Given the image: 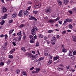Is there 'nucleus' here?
Wrapping results in <instances>:
<instances>
[{"label": "nucleus", "instance_id": "nucleus-1", "mask_svg": "<svg viewBox=\"0 0 76 76\" xmlns=\"http://www.w3.org/2000/svg\"><path fill=\"white\" fill-rule=\"evenodd\" d=\"M22 31H20L19 32H18L17 33V35L19 36V37H14L13 39V41L14 40H15L16 41H20L21 40V38H22Z\"/></svg>", "mask_w": 76, "mask_h": 76}, {"label": "nucleus", "instance_id": "nucleus-2", "mask_svg": "<svg viewBox=\"0 0 76 76\" xmlns=\"http://www.w3.org/2000/svg\"><path fill=\"white\" fill-rule=\"evenodd\" d=\"M24 13V11L21 10L20 11H19L18 16H19L20 17H22V16H23Z\"/></svg>", "mask_w": 76, "mask_h": 76}, {"label": "nucleus", "instance_id": "nucleus-3", "mask_svg": "<svg viewBox=\"0 0 76 76\" xmlns=\"http://www.w3.org/2000/svg\"><path fill=\"white\" fill-rule=\"evenodd\" d=\"M1 12L2 13H3L6 12L7 11V9L4 7H2V10H1Z\"/></svg>", "mask_w": 76, "mask_h": 76}, {"label": "nucleus", "instance_id": "nucleus-4", "mask_svg": "<svg viewBox=\"0 0 76 76\" xmlns=\"http://www.w3.org/2000/svg\"><path fill=\"white\" fill-rule=\"evenodd\" d=\"M38 57V54H36L35 56L34 55H33L31 56V59L32 60L37 59V58Z\"/></svg>", "mask_w": 76, "mask_h": 76}, {"label": "nucleus", "instance_id": "nucleus-5", "mask_svg": "<svg viewBox=\"0 0 76 76\" xmlns=\"http://www.w3.org/2000/svg\"><path fill=\"white\" fill-rule=\"evenodd\" d=\"M45 12L47 13H50L51 12V9H46L45 10Z\"/></svg>", "mask_w": 76, "mask_h": 76}, {"label": "nucleus", "instance_id": "nucleus-6", "mask_svg": "<svg viewBox=\"0 0 76 76\" xmlns=\"http://www.w3.org/2000/svg\"><path fill=\"white\" fill-rule=\"evenodd\" d=\"M41 7V4H35L34 7V9H37L38 8H39Z\"/></svg>", "mask_w": 76, "mask_h": 76}, {"label": "nucleus", "instance_id": "nucleus-7", "mask_svg": "<svg viewBox=\"0 0 76 76\" xmlns=\"http://www.w3.org/2000/svg\"><path fill=\"white\" fill-rule=\"evenodd\" d=\"M4 44L5 45L2 46V48L4 49V50H6V46L7 45V43L5 42Z\"/></svg>", "mask_w": 76, "mask_h": 76}, {"label": "nucleus", "instance_id": "nucleus-8", "mask_svg": "<svg viewBox=\"0 0 76 76\" xmlns=\"http://www.w3.org/2000/svg\"><path fill=\"white\" fill-rule=\"evenodd\" d=\"M73 53V50H70L69 51V55L68 56H70L71 57V56H72V55L73 54V53Z\"/></svg>", "mask_w": 76, "mask_h": 76}, {"label": "nucleus", "instance_id": "nucleus-9", "mask_svg": "<svg viewBox=\"0 0 76 76\" xmlns=\"http://www.w3.org/2000/svg\"><path fill=\"white\" fill-rule=\"evenodd\" d=\"M65 20H66L67 22H72V20L70 19L67 18L66 19H65Z\"/></svg>", "mask_w": 76, "mask_h": 76}, {"label": "nucleus", "instance_id": "nucleus-10", "mask_svg": "<svg viewBox=\"0 0 76 76\" xmlns=\"http://www.w3.org/2000/svg\"><path fill=\"white\" fill-rule=\"evenodd\" d=\"M57 1L58 3L59 6H61V5H62V2L60 0H57Z\"/></svg>", "mask_w": 76, "mask_h": 76}, {"label": "nucleus", "instance_id": "nucleus-11", "mask_svg": "<svg viewBox=\"0 0 76 76\" xmlns=\"http://www.w3.org/2000/svg\"><path fill=\"white\" fill-rule=\"evenodd\" d=\"M35 32V31L34 29L33 28L31 30V34L33 35H35V34H36Z\"/></svg>", "mask_w": 76, "mask_h": 76}, {"label": "nucleus", "instance_id": "nucleus-12", "mask_svg": "<svg viewBox=\"0 0 76 76\" xmlns=\"http://www.w3.org/2000/svg\"><path fill=\"white\" fill-rule=\"evenodd\" d=\"M7 18V14H5L4 16L2 17V19H6Z\"/></svg>", "mask_w": 76, "mask_h": 76}, {"label": "nucleus", "instance_id": "nucleus-13", "mask_svg": "<svg viewBox=\"0 0 76 76\" xmlns=\"http://www.w3.org/2000/svg\"><path fill=\"white\" fill-rule=\"evenodd\" d=\"M69 0H64V4H65L66 5L69 3Z\"/></svg>", "mask_w": 76, "mask_h": 76}, {"label": "nucleus", "instance_id": "nucleus-14", "mask_svg": "<svg viewBox=\"0 0 76 76\" xmlns=\"http://www.w3.org/2000/svg\"><path fill=\"white\" fill-rule=\"evenodd\" d=\"M17 16V13L13 14L12 16V18H15Z\"/></svg>", "mask_w": 76, "mask_h": 76}, {"label": "nucleus", "instance_id": "nucleus-15", "mask_svg": "<svg viewBox=\"0 0 76 76\" xmlns=\"http://www.w3.org/2000/svg\"><path fill=\"white\" fill-rule=\"evenodd\" d=\"M22 73V76H27V73H26V72L25 71H23Z\"/></svg>", "mask_w": 76, "mask_h": 76}, {"label": "nucleus", "instance_id": "nucleus-16", "mask_svg": "<svg viewBox=\"0 0 76 76\" xmlns=\"http://www.w3.org/2000/svg\"><path fill=\"white\" fill-rule=\"evenodd\" d=\"M28 14H29V12L28 11H26L25 12L24 11L23 14L24 16H25V15L26 16H28Z\"/></svg>", "mask_w": 76, "mask_h": 76}, {"label": "nucleus", "instance_id": "nucleus-17", "mask_svg": "<svg viewBox=\"0 0 76 76\" xmlns=\"http://www.w3.org/2000/svg\"><path fill=\"white\" fill-rule=\"evenodd\" d=\"M32 54L31 53H27V56L28 57H31H31H32Z\"/></svg>", "mask_w": 76, "mask_h": 76}, {"label": "nucleus", "instance_id": "nucleus-18", "mask_svg": "<svg viewBox=\"0 0 76 76\" xmlns=\"http://www.w3.org/2000/svg\"><path fill=\"white\" fill-rule=\"evenodd\" d=\"M52 40L53 41H56L57 40V39H56V38L55 37H53L52 38Z\"/></svg>", "mask_w": 76, "mask_h": 76}, {"label": "nucleus", "instance_id": "nucleus-19", "mask_svg": "<svg viewBox=\"0 0 76 76\" xmlns=\"http://www.w3.org/2000/svg\"><path fill=\"white\" fill-rule=\"evenodd\" d=\"M35 31H38V29L37 28V27L36 26H34L33 27V28Z\"/></svg>", "mask_w": 76, "mask_h": 76}, {"label": "nucleus", "instance_id": "nucleus-20", "mask_svg": "<svg viewBox=\"0 0 76 76\" xmlns=\"http://www.w3.org/2000/svg\"><path fill=\"white\" fill-rule=\"evenodd\" d=\"M40 70V69L38 68L36 69V70L35 72V73H38L39 71Z\"/></svg>", "mask_w": 76, "mask_h": 76}, {"label": "nucleus", "instance_id": "nucleus-21", "mask_svg": "<svg viewBox=\"0 0 76 76\" xmlns=\"http://www.w3.org/2000/svg\"><path fill=\"white\" fill-rule=\"evenodd\" d=\"M38 36L40 38H44V36L41 34H38Z\"/></svg>", "mask_w": 76, "mask_h": 76}, {"label": "nucleus", "instance_id": "nucleus-22", "mask_svg": "<svg viewBox=\"0 0 76 76\" xmlns=\"http://www.w3.org/2000/svg\"><path fill=\"white\" fill-rule=\"evenodd\" d=\"M21 50L25 52L26 51V50H25V47H22L21 48Z\"/></svg>", "mask_w": 76, "mask_h": 76}, {"label": "nucleus", "instance_id": "nucleus-23", "mask_svg": "<svg viewBox=\"0 0 76 76\" xmlns=\"http://www.w3.org/2000/svg\"><path fill=\"white\" fill-rule=\"evenodd\" d=\"M44 59V57H42L39 58V59L38 61H41V60H43Z\"/></svg>", "mask_w": 76, "mask_h": 76}, {"label": "nucleus", "instance_id": "nucleus-24", "mask_svg": "<svg viewBox=\"0 0 76 76\" xmlns=\"http://www.w3.org/2000/svg\"><path fill=\"white\" fill-rule=\"evenodd\" d=\"M45 56H50V54L49 53H44Z\"/></svg>", "mask_w": 76, "mask_h": 76}, {"label": "nucleus", "instance_id": "nucleus-25", "mask_svg": "<svg viewBox=\"0 0 76 76\" xmlns=\"http://www.w3.org/2000/svg\"><path fill=\"white\" fill-rule=\"evenodd\" d=\"M54 58L55 60H57V59H58V58H59V56H56L55 57H54Z\"/></svg>", "mask_w": 76, "mask_h": 76}, {"label": "nucleus", "instance_id": "nucleus-26", "mask_svg": "<svg viewBox=\"0 0 76 76\" xmlns=\"http://www.w3.org/2000/svg\"><path fill=\"white\" fill-rule=\"evenodd\" d=\"M52 62H53V61H52V60H50L48 63V64L49 65V64H51V63H52Z\"/></svg>", "mask_w": 76, "mask_h": 76}, {"label": "nucleus", "instance_id": "nucleus-27", "mask_svg": "<svg viewBox=\"0 0 76 76\" xmlns=\"http://www.w3.org/2000/svg\"><path fill=\"white\" fill-rule=\"evenodd\" d=\"M29 37L30 39H34V36H33L32 35H30Z\"/></svg>", "mask_w": 76, "mask_h": 76}, {"label": "nucleus", "instance_id": "nucleus-28", "mask_svg": "<svg viewBox=\"0 0 76 76\" xmlns=\"http://www.w3.org/2000/svg\"><path fill=\"white\" fill-rule=\"evenodd\" d=\"M57 69L58 70H59V71H60V70H63V68L58 67V68Z\"/></svg>", "mask_w": 76, "mask_h": 76}, {"label": "nucleus", "instance_id": "nucleus-29", "mask_svg": "<svg viewBox=\"0 0 76 76\" xmlns=\"http://www.w3.org/2000/svg\"><path fill=\"white\" fill-rule=\"evenodd\" d=\"M23 26H25V25L24 24H21L20 26H18V28H22L23 27Z\"/></svg>", "mask_w": 76, "mask_h": 76}, {"label": "nucleus", "instance_id": "nucleus-30", "mask_svg": "<svg viewBox=\"0 0 76 76\" xmlns=\"http://www.w3.org/2000/svg\"><path fill=\"white\" fill-rule=\"evenodd\" d=\"M30 41V42L31 43H34V41L35 40V39H31Z\"/></svg>", "mask_w": 76, "mask_h": 76}, {"label": "nucleus", "instance_id": "nucleus-31", "mask_svg": "<svg viewBox=\"0 0 76 76\" xmlns=\"http://www.w3.org/2000/svg\"><path fill=\"white\" fill-rule=\"evenodd\" d=\"M34 18H35V17L33 16H31V18H29V20H34Z\"/></svg>", "mask_w": 76, "mask_h": 76}, {"label": "nucleus", "instance_id": "nucleus-32", "mask_svg": "<svg viewBox=\"0 0 76 76\" xmlns=\"http://www.w3.org/2000/svg\"><path fill=\"white\" fill-rule=\"evenodd\" d=\"M5 22V21L4 20H3L0 23L2 25H3L4 23Z\"/></svg>", "mask_w": 76, "mask_h": 76}, {"label": "nucleus", "instance_id": "nucleus-33", "mask_svg": "<svg viewBox=\"0 0 76 76\" xmlns=\"http://www.w3.org/2000/svg\"><path fill=\"white\" fill-rule=\"evenodd\" d=\"M15 72L17 74H18V73H20V70L19 69H17L15 71Z\"/></svg>", "mask_w": 76, "mask_h": 76}, {"label": "nucleus", "instance_id": "nucleus-34", "mask_svg": "<svg viewBox=\"0 0 76 76\" xmlns=\"http://www.w3.org/2000/svg\"><path fill=\"white\" fill-rule=\"evenodd\" d=\"M48 22H50V23H52V22L53 23L54 21L53 20L50 19V20L48 21Z\"/></svg>", "mask_w": 76, "mask_h": 76}, {"label": "nucleus", "instance_id": "nucleus-35", "mask_svg": "<svg viewBox=\"0 0 76 76\" xmlns=\"http://www.w3.org/2000/svg\"><path fill=\"white\" fill-rule=\"evenodd\" d=\"M72 28L73 26H72V25L70 24L69 25V29H72Z\"/></svg>", "mask_w": 76, "mask_h": 76}, {"label": "nucleus", "instance_id": "nucleus-36", "mask_svg": "<svg viewBox=\"0 0 76 76\" xmlns=\"http://www.w3.org/2000/svg\"><path fill=\"white\" fill-rule=\"evenodd\" d=\"M14 31V29H12V30H10V31L9 32V34H12L13 32Z\"/></svg>", "mask_w": 76, "mask_h": 76}, {"label": "nucleus", "instance_id": "nucleus-37", "mask_svg": "<svg viewBox=\"0 0 76 76\" xmlns=\"http://www.w3.org/2000/svg\"><path fill=\"white\" fill-rule=\"evenodd\" d=\"M62 52L64 53H66V52H67V50H66V49H63Z\"/></svg>", "mask_w": 76, "mask_h": 76}, {"label": "nucleus", "instance_id": "nucleus-38", "mask_svg": "<svg viewBox=\"0 0 76 76\" xmlns=\"http://www.w3.org/2000/svg\"><path fill=\"white\" fill-rule=\"evenodd\" d=\"M67 22L66 20H65L63 23L64 25L66 26V23H67Z\"/></svg>", "mask_w": 76, "mask_h": 76}, {"label": "nucleus", "instance_id": "nucleus-39", "mask_svg": "<svg viewBox=\"0 0 76 76\" xmlns=\"http://www.w3.org/2000/svg\"><path fill=\"white\" fill-rule=\"evenodd\" d=\"M10 62H11V61H10V60H8L7 61V63L8 64H9L10 63Z\"/></svg>", "mask_w": 76, "mask_h": 76}, {"label": "nucleus", "instance_id": "nucleus-40", "mask_svg": "<svg viewBox=\"0 0 76 76\" xmlns=\"http://www.w3.org/2000/svg\"><path fill=\"white\" fill-rule=\"evenodd\" d=\"M46 42H47L48 44H50V42L49 40H47L46 41Z\"/></svg>", "mask_w": 76, "mask_h": 76}, {"label": "nucleus", "instance_id": "nucleus-41", "mask_svg": "<svg viewBox=\"0 0 76 76\" xmlns=\"http://www.w3.org/2000/svg\"><path fill=\"white\" fill-rule=\"evenodd\" d=\"M4 64L3 62H1L0 63V65H1V66H3Z\"/></svg>", "mask_w": 76, "mask_h": 76}, {"label": "nucleus", "instance_id": "nucleus-42", "mask_svg": "<svg viewBox=\"0 0 76 76\" xmlns=\"http://www.w3.org/2000/svg\"><path fill=\"white\" fill-rule=\"evenodd\" d=\"M59 23H60V25H62V22H63V21H60V20L58 21Z\"/></svg>", "mask_w": 76, "mask_h": 76}, {"label": "nucleus", "instance_id": "nucleus-43", "mask_svg": "<svg viewBox=\"0 0 76 76\" xmlns=\"http://www.w3.org/2000/svg\"><path fill=\"white\" fill-rule=\"evenodd\" d=\"M12 22H13V20H10L9 21V23H12Z\"/></svg>", "mask_w": 76, "mask_h": 76}, {"label": "nucleus", "instance_id": "nucleus-44", "mask_svg": "<svg viewBox=\"0 0 76 76\" xmlns=\"http://www.w3.org/2000/svg\"><path fill=\"white\" fill-rule=\"evenodd\" d=\"M39 44L38 42L36 43V47H38V46H39Z\"/></svg>", "mask_w": 76, "mask_h": 76}, {"label": "nucleus", "instance_id": "nucleus-45", "mask_svg": "<svg viewBox=\"0 0 76 76\" xmlns=\"http://www.w3.org/2000/svg\"><path fill=\"white\" fill-rule=\"evenodd\" d=\"M33 14H37V11H34L33 12Z\"/></svg>", "mask_w": 76, "mask_h": 76}, {"label": "nucleus", "instance_id": "nucleus-46", "mask_svg": "<svg viewBox=\"0 0 76 76\" xmlns=\"http://www.w3.org/2000/svg\"><path fill=\"white\" fill-rule=\"evenodd\" d=\"M33 38L34 39H37V35L35 36L34 37H33Z\"/></svg>", "mask_w": 76, "mask_h": 76}, {"label": "nucleus", "instance_id": "nucleus-47", "mask_svg": "<svg viewBox=\"0 0 76 76\" xmlns=\"http://www.w3.org/2000/svg\"><path fill=\"white\" fill-rule=\"evenodd\" d=\"M53 32V31L52 30H49L48 32H49V33H51V32Z\"/></svg>", "mask_w": 76, "mask_h": 76}, {"label": "nucleus", "instance_id": "nucleus-48", "mask_svg": "<svg viewBox=\"0 0 76 76\" xmlns=\"http://www.w3.org/2000/svg\"><path fill=\"white\" fill-rule=\"evenodd\" d=\"M73 55H76V51H74L73 52Z\"/></svg>", "mask_w": 76, "mask_h": 76}, {"label": "nucleus", "instance_id": "nucleus-49", "mask_svg": "<svg viewBox=\"0 0 76 76\" xmlns=\"http://www.w3.org/2000/svg\"><path fill=\"white\" fill-rule=\"evenodd\" d=\"M12 57H13V56H12V55H10L9 56V58H12Z\"/></svg>", "mask_w": 76, "mask_h": 76}, {"label": "nucleus", "instance_id": "nucleus-50", "mask_svg": "<svg viewBox=\"0 0 76 76\" xmlns=\"http://www.w3.org/2000/svg\"><path fill=\"white\" fill-rule=\"evenodd\" d=\"M12 44L14 46H16V44L15 42H12Z\"/></svg>", "mask_w": 76, "mask_h": 76}, {"label": "nucleus", "instance_id": "nucleus-51", "mask_svg": "<svg viewBox=\"0 0 76 76\" xmlns=\"http://www.w3.org/2000/svg\"><path fill=\"white\" fill-rule=\"evenodd\" d=\"M26 35H23V39L24 40L25 39V38H26Z\"/></svg>", "mask_w": 76, "mask_h": 76}, {"label": "nucleus", "instance_id": "nucleus-52", "mask_svg": "<svg viewBox=\"0 0 76 76\" xmlns=\"http://www.w3.org/2000/svg\"><path fill=\"white\" fill-rule=\"evenodd\" d=\"M60 19L59 18H57L56 19H55L56 21H57V20H58Z\"/></svg>", "mask_w": 76, "mask_h": 76}, {"label": "nucleus", "instance_id": "nucleus-53", "mask_svg": "<svg viewBox=\"0 0 76 76\" xmlns=\"http://www.w3.org/2000/svg\"><path fill=\"white\" fill-rule=\"evenodd\" d=\"M66 31H63V32H62L63 34H66Z\"/></svg>", "mask_w": 76, "mask_h": 76}, {"label": "nucleus", "instance_id": "nucleus-54", "mask_svg": "<svg viewBox=\"0 0 76 76\" xmlns=\"http://www.w3.org/2000/svg\"><path fill=\"white\" fill-rule=\"evenodd\" d=\"M56 38H57V39H58V38H60V35H57L56 36Z\"/></svg>", "mask_w": 76, "mask_h": 76}, {"label": "nucleus", "instance_id": "nucleus-55", "mask_svg": "<svg viewBox=\"0 0 76 76\" xmlns=\"http://www.w3.org/2000/svg\"><path fill=\"white\" fill-rule=\"evenodd\" d=\"M34 67L33 66L31 68H30V70H34Z\"/></svg>", "mask_w": 76, "mask_h": 76}, {"label": "nucleus", "instance_id": "nucleus-56", "mask_svg": "<svg viewBox=\"0 0 76 76\" xmlns=\"http://www.w3.org/2000/svg\"><path fill=\"white\" fill-rule=\"evenodd\" d=\"M72 38L73 39H76V36H72Z\"/></svg>", "mask_w": 76, "mask_h": 76}, {"label": "nucleus", "instance_id": "nucleus-57", "mask_svg": "<svg viewBox=\"0 0 76 76\" xmlns=\"http://www.w3.org/2000/svg\"><path fill=\"white\" fill-rule=\"evenodd\" d=\"M4 36L3 34H1L0 35V37L1 38H3V37H4Z\"/></svg>", "mask_w": 76, "mask_h": 76}, {"label": "nucleus", "instance_id": "nucleus-58", "mask_svg": "<svg viewBox=\"0 0 76 76\" xmlns=\"http://www.w3.org/2000/svg\"><path fill=\"white\" fill-rule=\"evenodd\" d=\"M73 12H76V8H74L73 10Z\"/></svg>", "mask_w": 76, "mask_h": 76}, {"label": "nucleus", "instance_id": "nucleus-59", "mask_svg": "<svg viewBox=\"0 0 76 76\" xmlns=\"http://www.w3.org/2000/svg\"><path fill=\"white\" fill-rule=\"evenodd\" d=\"M4 37L5 38H7V37H8V36H7V34H5L4 35Z\"/></svg>", "mask_w": 76, "mask_h": 76}, {"label": "nucleus", "instance_id": "nucleus-60", "mask_svg": "<svg viewBox=\"0 0 76 76\" xmlns=\"http://www.w3.org/2000/svg\"><path fill=\"white\" fill-rule=\"evenodd\" d=\"M38 61V60L36 59L34 61V63H37Z\"/></svg>", "mask_w": 76, "mask_h": 76}, {"label": "nucleus", "instance_id": "nucleus-61", "mask_svg": "<svg viewBox=\"0 0 76 76\" xmlns=\"http://www.w3.org/2000/svg\"><path fill=\"white\" fill-rule=\"evenodd\" d=\"M48 38H50V37H51V34H49L48 35Z\"/></svg>", "mask_w": 76, "mask_h": 76}, {"label": "nucleus", "instance_id": "nucleus-62", "mask_svg": "<svg viewBox=\"0 0 76 76\" xmlns=\"http://www.w3.org/2000/svg\"><path fill=\"white\" fill-rule=\"evenodd\" d=\"M30 9H31V6H30L28 7L27 10H29Z\"/></svg>", "mask_w": 76, "mask_h": 76}, {"label": "nucleus", "instance_id": "nucleus-63", "mask_svg": "<svg viewBox=\"0 0 76 76\" xmlns=\"http://www.w3.org/2000/svg\"><path fill=\"white\" fill-rule=\"evenodd\" d=\"M1 3H4V0H1Z\"/></svg>", "mask_w": 76, "mask_h": 76}, {"label": "nucleus", "instance_id": "nucleus-64", "mask_svg": "<svg viewBox=\"0 0 76 76\" xmlns=\"http://www.w3.org/2000/svg\"><path fill=\"white\" fill-rule=\"evenodd\" d=\"M73 41H75V42H76V39H73Z\"/></svg>", "mask_w": 76, "mask_h": 76}]
</instances>
